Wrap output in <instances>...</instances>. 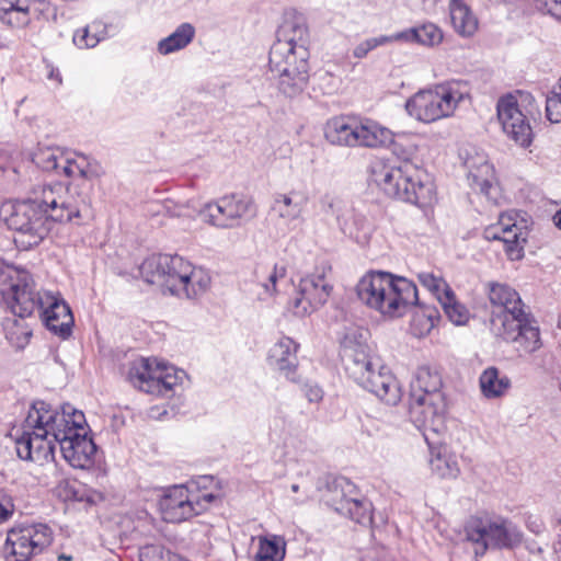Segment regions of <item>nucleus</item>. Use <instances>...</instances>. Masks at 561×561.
Instances as JSON below:
<instances>
[{
  "label": "nucleus",
  "mask_w": 561,
  "mask_h": 561,
  "mask_svg": "<svg viewBox=\"0 0 561 561\" xmlns=\"http://www.w3.org/2000/svg\"><path fill=\"white\" fill-rule=\"evenodd\" d=\"M415 306H417L422 309L423 316L426 317L427 320L431 322V327H434L435 321L439 320L440 316H439V311L437 310L436 307L424 305L419 300V304L411 305L409 308L415 307Z\"/></svg>",
  "instance_id": "nucleus-50"
},
{
  "label": "nucleus",
  "mask_w": 561,
  "mask_h": 561,
  "mask_svg": "<svg viewBox=\"0 0 561 561\" xmlns=\"http://www.w3.org/2000/svg\"><path fill=\"white\" fill-rule=\"evenodd\" d=\"M309 32L306 20L301 14L295 12L286 13L276 31L274 44H286V47H308Z\"/></svg>",
  "instance_id": "nucleus-26"
},
{
  "label": "nucleus",
  "mask_w": 561,
  "mask_h": 561,
  "mask_svg": "<svg viewBox=\"0 0 561 561\" xmlns=\"http://www.w3.org/2000/svg\"><path fill=\"white\" fill-rule=\"evenodd\" d=\"M94 37H100V42L111 36L112 25L103 22L102 20H94L88 24Z\"/></svg>",
  "instance_id": "nucleus-49"
},
{
  "label": "nucleus",
  "mask_w": 561,
  "mask_h": 561,
  "mask_svg": "<svg viewBox=\"0 0 561 561\" xmlns=\"http://www.w3.org/2000/svg\"><path fill=\"white\" fill-rule=\"evenodd\" d=\"M373 181L390 198L415 205L430 206L436 195L430 174L410 160L376 163Z\"/></svg>",
  "instance_id": "nucleus-4"
},
{
  "label": "nucleus",
  "mask_w": 561,
  "mask_h": 561,
  "mask_svg": "<svg viewBox=\"0 0 561 561\" xmlns=\"http://www.w3.org/2000/svg\"><path fill=\"white\" fill-rule=\"evenodd\" d=\"M65 560H70L71 557H62Z\"/></svg>",
  "instance_id": "nucleus-61"
},
{
  "label": "nucleus",
  "mask_w": 561,
  "mask_h": 561,
  "mask_svg": "<svg viewBox=\"0 0 561 561\" xmlns=\"http://www.w3.org/2000/svg\"><path fill=\"white\" fill-rule=\"evenodd\" d=\"M553 222L559 229H561V208L554 214Z\"/></svg>",
  "instance_id": "nucleus-56"
},
{
  "label": "nucleus",
  "mask_w": 561,
  "mask_h": 561,
  "mask_svg": "<svg viewBox=\"0 0 561 561\" xmlns=\"http://www.w3.org/2000/svg\"><path fill=\"white\" fill-rule=\"evenodd\" d=\"M329 493L328 504L336 513L363 526L373 524V504L358 497V490L351 480L345 477L334 479Z\"/></svg>",
  "instance_id": "nucleus-13"
},
{
  "label": "nucleus",
  "mask_w": 561,
  "mask_h": 561,
  "mask_svg": "<svg viewBox=\"0 0 561 561\" xmlns=\"http://www.w3.org/2000/svg\"><path fill=\"white\" fill-rule=\"evenodd\" d=\"M308 47H286V44H273L268 54V72L296 71L299 67L309 71Z\"/></svg>",
  "instance_id": "nucleus-24"
},
{
  "label": "nucleus",
  "mask_w": 561,
  "mask_h": 561,
  "mask_svg": "<svg viewBox=\"0 0 561 561\" xmlns=\"http://www.w3.org/2000/svg\"><path fill=\"white\" fill-rule=\"evenodd\" d=\"M430 466L432 471L443 479H456L460 473L456 456L447 453L446 449L433 456Z\"/></svg>",
  "instance_id": "nucleus-40"
},
{
  "label": "nucleus",
  "mask_w": 561,
  "mask_h": 561,
  "mask_svg": "<svg viewBox=\"0 0 561 561\" xmlns=\"http://www.w3.org/2000/svg\"><path fill=\"white\" fill-rule=\"evenodd\" d=\"M50 11L47 0H0V22L22 28L32 21L46 16Z\"/></svg>",
  "instance_id": "nucleus-21"
},
{
  "label": "nucleus",
  "mask_w": 561,
  "mask_h": 561,
  "mask_svg": "<svg viewBox=\"0 0 561 561\" xmlns=\"http://www.w3.org/2000/svg\"><path fill=\"white\" fill-rule=\"evenodd\" d=\"M10 517V508L8 506V500L4 504H0V524L8 520Z\"/></svg>",
  "instance_id": "nucleus-53"
},
{
  "label": "nucleus",
  "mask_w": 561,
  "mask_h": 561,
  "mask_svg": "<svg viewBox=\"0 0 561 561\" xmlns=\"http://www.w3.org/2000/svg\"><path fill=\"white\" fill-rule=\"evenodd\" d=\"M391 42H394L393 35H381L378 37L367 38L354 47L353 56L357 59H363L368 55L369 51Z\"/></svg>",
  "instance_id": "nucleus-44"
},
{
  "label": "nucleus",
  "mask_w": 561,
  "mask_h": 561,
  "mask_svg": "<svg viewBox=\"0 0 561 561\" xmlns=\"http://www.w3.org/2000/svg\"><path fill=\"white\" fill-rule=\"evenodd\" d=\"M336 219L341 231L346 237L360 242L362 237L366 234L367 220L365 216L354 209H348L342 215H337Z\"/></svg>",
  "instance_id": "nucleus-38"
},
{
  "label": "nucleus",
  "mask_w": 561,
  "mask_h": 561,
  "mask_svg": "<svg viewBox=\"0 0 561 561\" xmlns=\"http://www.w3.org/2000/svg\"><path fill=\"white\" fill-rule=\"evenodd\" d=\"M394 42L417 43L424 46H435L443 41L442 31L433 23H425L393 34Z\"/></svg>",
  "instance_id": "nucleus-31"
},
{
  "label": "nucleus",
  "mask_w": 561,
  "mask_h": 561,
  "mask_svg": "<svg viewBox=\"0 0 561 561\" xmlns=\"http://www.w3.org/2000/svg\"><path fill=\"white\" fill-rule=\"evenodd\" d=\"M154 362L150 358H140L133 363L128 371V378L141 391L159 396H169L175 387L186 378L182 369L173 366L153 367Z\"/></svg>",
  "instance_id": "nucleus-11"
},
{
  "label": "nucleus",
  "mask_w": 561,
  "mask_h": 561,
  "mask_svg": "<svg viewBox=\"0 0 561 561\" xmlns=\"http://www.w3.org/2000/svg\"><path fill=\"white\" fill-rule=\"evenodd\" d=\"M306 396L310 402H319L323 397V391L318 386H309Z\"/></svg>",
  "instance_id": "nucleus-51"
},
{
  "label": "nucleus",
  "mask_w": 561,
  "mask_h": 561,
  "mask_svg": "<svg viewBox=\"0 0 561 561\" xmlns=\"http://www.w3.org/2000/svg\"><path fill=\"white\" fill-rule=\"evenodd\" d=\"M163 274V254L152 255L139 266V275L148 284L162 286Z\"/></svg>",
  "instance_id": "nucleus-42"
},
{
  "label": "nucleus",
  "mask_w": 561,
  "mask_h": 561,
  "mask_svg": "<svg viewBox=\"0 0 561 561\" xmlns=\"http://www.w3.org/2000/svg\"><path fill=\"white\" fill-rule=\"evenodd\" d=\"M195 37V27L187 22L181 23L174 32L158 42V51L170 55L185 48Z\"/></svg>",
  "instance_id": "nucleus-33"
},
{
  "label": "nucleus",
  "mask_w": 561,
  "mask_h": 561,
  "mask_svg": "<svg viewBox=\"0 0 561 561\" xmlns=\"http://www.w3.org/2000/svg\"><path fill=\"white\" fill-rule=\"evenodd\" d=\"M188 265L190 262L178 254H163L162 287L171 295L181 296V286L187 277Z\"/></svg>",
  "instance_id": "nucleus-27"
},
{
  "label": "nucleus",
  "mask_w": 561,
  "mask_h": 561,
  "mask_svg": "<svg viewBox=\"0 0 561 561\" xmlns=\"http://www.w3.org/2000/svg\"><path fill=\"white\" fill-rule=\"evenodd\" d=\"M536 8L561 21V0H535Z\"/></svg>",
  "instance_id": "nucleus-48"
},
{
  "label": "nucleus",
  "mask_w": 561,
  "mask_h": 561,
  "mask_svg": "<svg viewBox=\"0 0 561 561\" xmlns=\"http://www.w3.org/2000/svg\"><path fill=\"white\" fill-rule=\"evenodd\" d=\"M299 344L289 336L279 339L268 352V364L278 370L288 380L297 382L298 357L297 352Z\"/></svg>",
  "instance_id": "nucleus-25"
},
{
  "label": "nucleus",
  "mask_w": 561,
  "mask_h": 561,
  "mask_svg": "<svg viewBox=\"0 0 561 561\" xmlns=\"http://www.w3.org/2000/svg\"><path fill=\"white\" fill-rule=\"evenodd\" d=\"M53 541V531L46 524H21L8 531L4 545L7 561H30Z\"/></svg>",
  "instance_id": "nucleus-12"
},
{
  "label": "nucleus",
  "mask_w": 561,
  "mask_h": 561,
  "mask_svg": "<svg viewBox=\"0 0 561 561\" xmlns=\"http://www.w3.org/2000/svg\"><path fill=\"white\" fill-rule=\"evenodd\" d=\"M417 279L423 287L428 289L436 297L437 300H439V296H443L447 288H450L442 277L435 276L433 273H419Z\"/></svg>",
  "instance_id": "nucleus-45"
},
{
  "label": "nucleus",
  "mask_w": 561,
  "mask_h": 561,
  "mask_svg": "<svg viewBox=\"0 0 561 561\" xmlns=\"http://www.w3.org/2000/svg\"><path fill=\"white\" fill-rule=\"evenodd\" d=\"M491 304L489 329L491 333L505 342L518 343L525 353H534L540 346L539 328L519 294L510 285L496 282L486 284Z\"/></svg>",
  "instance_id": "nucleus-2"
},
{
  "label": "nucleus",
  "mask_w": 561,
  "mask_h": 561,
  "mask_svg": "<svg viewBox=\"0 0 561 561\" xmlns=\"http://www.w3.org/2000/svg\"><path fill=\"white\" fill-rule=\"evenodd\" d=\"M66 496L68 499H72L75 501H81L82 499L78 496V493L72 489V486H69V490L67 491Z\"/></svg>",
  "instance_id": "nucleus-55"
},
{
  "label": "nucleus",
  "mask_w": 561,
  "mask_h": 561,
  "mask_svg": "<svg viewBox=\"0 0 561 561\" xmlns=\"http://www.w3.org/2000/svg\"><path fill=\"white\" fill-rule=\"evenodd\" d=\"M306 204L307 198L302 194L293 191L288 194L275 195L272 209L278 217L293 221L300 217Z\"/></svg>",
  "instance_id": "nucleus-32"
},
{
  "label": "nucleus",
  "mask_w": 561,
  "mask_h": 561,
  "mask_svg": "<svg viewBox=\"0 0 561 561\" xmlns=\"http://www.w3.org/2000/svg\"><path fill=\"white\" fill-rule=\"evenodd\" d=\"M347 376L388 405L398 404L402 398L399 381L376 357L370 359L369 365L359 367L357 375Z\"/></svg>",
  "instance_id": "nucleus-14"
},
{
  "label": "nucleus",
  "mask_w": 561,
  "mask_h": 561,
  "mask_svg": "<svg viewBox=\"0 0 561 561\" xmlns=\"http://www.w3.org/2000/svg\"><path fill=\"white\" fill-rule=\"evenodd\" d=\"M12 316L4 318L2 322L7 341L18 351L24 350L30 343L33 330L26 321L28 317H19L11 311Z\"/></svg>",
  "instance_id": "nucleus-29"
},
{
  "label": "nucleus",
  "mask_w": 561,
  "mask_h": 561,
  "mask_svg": "<svg viewBox=\"0 0 561 561\" xmlns=\"http://www.w3.org/2000/svg\"><path fill=\"white\" fill-rule=\"evenodd\" d=\"M442 388L443 377L438 368L422 365L416 369L414 378L411 381L410 393L420 394L425 398H434V394H444Z\"/></svg>",
  "instance_id": "nucleus-28"
},
{
  "label": "nucleus",
  "mask_w": 561,
  "mask_h": 561,
  "mask_svg": "<svg viewBox=\"0 0 561 561\" xmlns=\"http://www.w3.org/2000/svg\"><path fill=\"white\" fill-rule=\"evenodd\" d=\"M85 179H80L73 186L64 188L61 184L45 185L41 195L34 198L7 203L1 208L4 222L9 229L27 238L26 247L37 245L51 230L56 222H72L91 216L92 183L91 179L100 173L98 169H84L75 165ZM79 224V221H77Z\"/></svg>",
  "instance_id": "nucleus-1"
},
{
  "label": "nucleus",
  "mask_w": 561,
  "mask_h": 561,
  "mask_svg": "<svg viewBox=\"0 0 561 561\" xmlns=\"http://www.w3.org/2000/svg\"><path fill=\"white\" fill-rule=\"evenodd\" d=\"M286 276L284 266L274 265L271 271L265 273L264 279L260 280L261 287L267 297H272L276 291V283Z\"/></svg>",
  "instance_id": "nucleus-46"
},
{
  "label": "nucleus",
  "mask_w": 561,
  "mask_h": 561,
  "mask_svg": "<svg viewBox=\"0 0 561 561\" xmlns=\"http://www.w3.org/2000/svg\"><path fill=\"white\" fill-rule=\"evenodd\" d=\"M468 539L479 546L480 550L476 549L478 556L489 548L512 549L520 543L522 534L513 523L501 520L470 529Z\"/></svg>",
  "instance_id": "nucleus-17"
},
{
  "label": "nucleus",
  "mask_w": 561,
  "mask_h": 561,
  "mask_svg": "<svg viewBox=\"0 0 561 561\" xmlns=\"http://www.w3.org/2000/svg\"><path fill=\"white\" fill-rule=\"evenodd\" d=\"M298 490H299L298 484H293V485H291V491H293V492H298Z\"/></svg>",
  "instance_id": "nucleus-58"
},
{
  "label": "nucleus",
  "mask_w": 561,
  "mask_h": 561,
  "mask_svg": "<svg viewBox=\"0 0 561 561\" xmlns=\"http://www.w3.org/2000/svg\"><path fill=\"white\" fill-rule=\"evenodd\" d=\"M65 415L60 409H53L45 401H35L23 423V432L15 439L18 457L22 460H48L54 458L58 443L57 430L65 425Z\"/></svg>",
  "instance_id": "nucleus-6"
},
{
  "label": "nucleus",
  "mask_w": 561,
  "mask_h": 561,
  "mask_svg": "<svg viewBox=\"0 0 561 561\" xmlns=\"http://www.w3.org/2000/svg\"><path fill=\"white\" fill-rule=\"evenodd\" d=\"M46 69L48 71V73H47L48 79L56 80L58 83H61V81H62L61 75L57 67H54L51 64L47 62Z\"/></svg>",
  "instance_id": "nucleus-52"
},
{
  "label": "nucleus",
  "mask_w": 561,
  "mask_h": 561,
  "mask_svg": "<svg viewBox=\"0 0 561 561\" xmlns=\"http://www.w3.org/2000/svg\"><path fill=\"white\" fill-rule=\"evenodd\" d=\"M285 554L280 540L276 536L271 539L267 537L259 538V549L253 557V561H280Z\"/></svg>",
  "instance_id": "nucleus-41"
},
{
  "label": "nucleus",
  "mask_w": 561,
  "mask_h": 561,
  "mask_svg": "<svg viewBox=\"0 0 561 561\" xmlns=\"http://www.w3.org/2000/svg\"><path fill=\"white\" fill-rule=\"evenodd\" d=\"M358 299L387 317H400L419 304L416 285L402 276L383 271L366 273L356 286Z\"/></svg>",
  "instance_id": "nucleus-5"
},
{
  "label": "nucleus",
  "mask_w": 561,
  "mask_h": 561,
  "mask_svg": "<svg viewBox=\"0 0 561 561\" xmlns=\"http://www.w3.org/2000/svg\"><path fill=\"white\" fill-rule=\"evenodd\" d=\"M463 99L454 83L438 84L434 89L420 90L405 102L407 113L424 124L449 117Z\"/></svg>",
  "instance_id": "nucleus-9"
},
{
  "label": "nucleus",
  "mask_w": 561,
  "mask_h": 561,
  "mask_svg": "<svg viewBox=\"0 0 561 561\" xmlns=\"http://www.w3.org/2000/svg\"><path fill=\"white\" fill-rule=\"evenodd\" d=\"M324 138L333 146L377 148L391 141V131L371 119L340 115L325 123Z\"/></svg>",
  "instance_id": "nucleus-8"
},
{
  "label": "nucleus",
  "mask_w": 561,
  "mask_h": 561,
  "mask_svg": "<svg viewBox=\"0 0 561 561\" xmlns=\"http://www.w3.org/2000/svg\"><path fill=\"white\" fill-rule=\"evenodd\" d=\"M32 162L45 172L64 173L66 176L72 178V182L68 186H73L80 179H85V176L75 168L76 164L78 167H85L84 169H98L100 174L91 179L92 194L94 193L95 181L104 174L103 168L96 160H89L84 156L79 157L78 160H71L65 157L57 148H37L32 154Z\"/></svg>",
  "instance_id": "nucleus-15"
},
{
  "label": "nucleus",
  "mask_w": 561,
  "mask_h": 561,
  "mask_svg": "<svg viewBox=\"0 0 561 561\" xmlns=\"http://www.w3.org/2000/svg\"><path fill=\"white\" fill-rule=\"evenodd\" d=\"M456 3H463L462 0H450V4H456Z\"/></svg>",
  "instance_id": "nucleus-59"
},
{
  "label": "nucleus",
  "mask_w": 561,
  "mask_h": 561,
  "mask_svg": "<svg viewBox=\"0 0 561 561\" xmlns=\"http://www.w3.org/2000/svg\"><path fill=\"white\" fill-rule=\"evenodd\" d=\"M202 499L207 502V503H210L213 502L215 499H216V495L213 494V493H206V494H203L202 495Z\"/></svg>",
  "instance_id": "nucleus-57"
},
{
  "label": "nucleus",
  "mask_w": 561,
  "mask_h": 561,
  "mask_svg": "<svg viewBox=\"0 0 561 561\" xmlns=\"http://www.w3.org/2000/svg\"><path fill=\"white\" fill-rule=\"evenodd\" d=\"M187 277L183 279L181 286V296L186 298H196L210 287L211 278L209 273L203 267H194L191 263L187 268Z\"/></svg>",
  "instance_id": "nucleus-34"
},
{
  "label": "nucleus",
  "mask_w": 561,
  "mask_h": 561,
  "mask_svg": "<svg viewBox=\"0 0 561 561\" xmlns=\"http://www.w3.org/2000/svg\"><path fill=\"white\" fill-rule=\"evenodd\" d=\"M546 117L553 124L561 123V78L546 95Z\"/></svg>",
  "instance_id": "nucleus-43"
},
{
  "label": "nucleus",
  "mask_w": 561,
  "mask_h": 561,
  "mask_svg": "<svg viewBox=\"0 0 561 561\" xmlns=\"http://www.w3.org/2000/svg\"><path fill=\"white\" fill-rule=\"evenodd\" d=\"M270 79L275 81L280 93L287 98L299 95L308 84L309 71L296 68V71L270 72Z\"/></svg>",
  "instance_id": "nucleus-30"
},
{
  "label": "nucleus",
  "mask_w": 561,
  "mask_h": 561,
  "mask_svg": "<svg viewBox=\"0 0 561 561\" xmlns=\"http://www.w3.org/2000/svg\"><path fill=\"white\" fill-rule=\"evenodd\" d=\"M199 502L194 503L186 486L179 484L169 486L159 500V510L163 520L182 523L199 514Z\"/></svg>",
  "instance_id": "nucleus-22"
},
{
  "label": "nucleus",
  "mask_w": 561,
  "mask_h": 561,
  "mask_svg": "<svg viewBox=\"0 0 561 561\" xmlns=\"http://www.w3.org/2000/svg\"><path fill=\"white\" fill-rule=\"evenodd\" d=\"M482 394L488 399L502 397L511 387L507 376H500L496 367H489L482 371L479 378Z\"/></svg>",
  "instance_id": "nucleus-35"
},
{
  "label": "nucleus",
  "mask_w": 561,
  "mask_h": 561,
  "mask_svg": "<svg viewBox=\"0 0 561 561\" xmlns=\"http://www.w3.org/2000/svg\"><path fill=\"white\" fill-rule=\"evenodd\" d=\"M468 168V181L472 190L489 195L493 180V167L485 160L474 167L470 161H466Z\"/></svg>",
  "instance_id": "nucleus-37"
},
{
  "label": "nucleus",
  "mask_w": 561,
  "mask_h": 561,
  "mask_svg": "<svg viewBox=\"0 0 561 561\" xmlns=\"http://www.w3.org/2000/svg\"><path fill=\"white\" fill-rule=\"evenodd\" d=\"M72 42L79 49H90L98 46L100 37H94L89 26L85 25L75 31Z\"/></svg>",
  "instance_id": "nucleus-47"
},
{
  "label": "nucleus",
  "mask_w": 561,
  "mask_h": 561,
  "mask_svg": "<svg viewBox=\"0 0 561 561\" xmlns=\"http://www.w3.org/2000/svg\"><path fill=\"white\" fill-rule=\"evenodd\" d=\"M367 330L348 328L341 340L342 356L347 375H357L358 368L369 365L370 348L367 344Z\"/></svg>",
  "instance_id": "nucleus-23"
},
{
  "label": "nucleus",
  "mask_w": 561,
  "mask_h": 561,
  "mask_svg": "<svg viewBox=\"0 0 561 561\" xmlns=\"http://www.w3.org/2000/svg\"><path fill=\"white\" fill-rule=\"evenodd\" d=\"M558 328L561 329V316L559 317V320H558Z\"/></svg>",
  "instance_id": "nucleus-60"
},
{
  "label": "nucleus",
  "mask_w": 561,
  "mask_h": 561,
  "mask_svg": "<svg viewBox=\"0 0 561 561\" xmlns=\"http://www.w3.org/2000/svg\"><path fill=\"white\" fill-rule=\"evenodd\" d=\"M5 500H8V506L10 508V516L13 513V504L12 499L5 493L3 489H0V504H4Z\"/></svg>",
  "instance_id": "nucleus-54"
},
{
  "label": "nucleus",
  "mask_w": 561,
  "mask_h": 561,
  "mask_svg": "<svg viewBox=\"0 0 561 561\" xmlns=\"http://www.w3.org/2000/svg\"><path fill=\"white\" fill-rule=\"evenodd\" d=\"M254 214L250 198L232 194L224 196L214 203H207L199 211L201 218L218 228H231L241 218Z\"/></svg>",
  "instance_id": "nucleus-16"
},
{
  "label": "nucleus",
  "mask_w": 561,
  "mask_h": 561,
  "mask_svg": "<svg viewBox=\"0 0 561 561\" xmlns=\"http://www.w3.org/2000/svg\"><path fill=\"white\" fill-rule=\"evenodd\" d=\"M497 117L503 131L518 146L527 148L533 142V129L526 116L518 107L512 95L503 98L497 103Z\"/></svg>",
  "instance_id": "nucleus-20"
},
{
  "label": "nucleus",
  "mask_w": 561,
  "mask_h": 561,
  "mask_svg": "<svg viewBox=\"0 0 561 561\" xmlns=\"http://www.w3.org/2000/svg\"><path fill=\"white\" fill-rule=\"evenodd\" d=\"M446 414V398L444 394H434L425 398L410 393L409 416L411 422L424 432L439 433L444 430Z\"/></svg>",
  "instance_id": "nucleus-18"
},
{
  "label": "nucleus",
  "mask_w": 561,
  "mask_h": 561,
  "mask_svg": "<svg viewBox=\"0 0 561 561\" xmlns=\"http://www.w3.org/2000/svg\"><path fill=\"white\" fill-rule=\"evenodd\" d=\"M483 237L489 241H501L508 259L514 261L524 256L528 231L526 227L517 225L511 216L503 214L495 225L484 229Z\"/></svg>",
  "instance_id": "nucleus-19"
},
{
  "label": "nucleus",
  "mask_w": 561,
  "mask_h": 561,
  "mask_svg": "<svg viewBox=\"0 0 561 561\" xmlns=\"http://www.w3.org/2000/svg\"><path fill=\"white\" fill-rule=\"evenodd\" d=\"M331 266L327 262L316 265L312 273L299 279L296 296L288 302V310L294 316L304 318L321 308L332 293V285L328 280Z\"/></svg>",
  "instance_id": "nucleus-10"
},
{
  "label": "nucleus",
  "mask_w": 561,
  "mask_h": 561,
  "mask_svg": "<svg viewBox=\"0 0 561 561\" xmlns=\"http://www.w3.org/2000/svg\"><path fill=\"white\" fill-rule=\"evenodd\" d=\"M65 425L54 434L64 459L73 468L89 469L94 465L98 447L88 436V424L82 411L76 410L70 403L61 405Z\"/></svg>",
  "instance_id": "nucleus-7"
},
{
  "label": "nucleus",
  "mask_w": 561,
  "mask_h": 561,
  "mask_svg": "<svg viewBox=\"0 0 561 561\" xmlns=\"http://www.w3.org/2000/svg\"><path fill=\"white\" fill-rule=\"evenodd\" d=\"M450 20L455 31L463 36H472L478 28V20L465 3L450 4Z\"/></svg>",
  "instance_id": "nucleus-36"
},
{
  "label": "nucleus",
  "mask_w": 561,
  "mask_h": 561,
  "mask_svg": "<svg viewBox=\"0 0 561 561\" xmlns=\"http://www.w3.org/2000/svg\"><path fill=\"white\" fill-rule=\"evenodd\" d=\"M447 318L456 325H463L469 320L470 313L466 306L460 304L451 288H447L438 300Z\"/></svg>",
  "instance_id": "nucleus-39"
},
{
  "label": "nucleus",
  "mask_w": 561,
  "mask_h": 561,
  "mask_svg": "<svg viewBox=\"0 0 561 561\" xmlns=\"http://www.w3.org/2000/svg\"><path fill=\"white\" fill-rule=\"evenodd\" d=\"M3 298L15 316L32 317L38 312L50 332L64 340L71 335L75 321L69 305L59 295L36 290L28 273H18L8 291H3Z\"/></svg>",
  "instance_id": "nucleus-3"
}]
</instances>
